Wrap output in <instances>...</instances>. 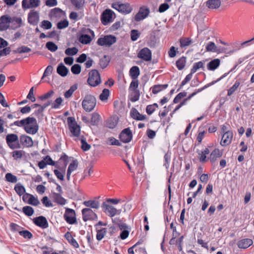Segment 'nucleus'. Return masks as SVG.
<instances>
[{
	"mask_svg": "<svg viewBox=\"0 0 254 254\" xmlns=\"http://www.w3.org/2000/svg\"><path fill=\"white\" fill-rule=\"evenodd\" d=\"M106 233V229L102 228L100 230H98L97 231L96 238L98 241L101 240L105 236Z\"/></svg>",
	"mask_w": 254,
	"mask_h": 254,
	"instance_id": "49",
	"label": "nucleus"
},
{
	"mask_svg": "<svg viewBox=\"0 0 254 254\" xmlns=\"http://www.w3.org/2000/svg\"><path fill=\"white\" fill-rule=\"evenodd\" d=\"M18 136L15 134H8L6 136V143L8 144V146L11 149H13L17 147V146L13 144L12 143L18 141Z\"/></svg>",
	"mask_w": 254,
	"mask_h": 254,
	"instance_id": "21",
	"label": "nucleus"
},
{
	"mask_svg": "<svg viewBox=\"0 0 254 254\" xmlns=\"http://www.w3.org/2000/svg\"><path fill=\"white\" fill-rule=\"evenodd\" d=\"M71 71L74 74H78L81 72V66L78 64H75L71 66Z\"/></svg>",
	"mask_w": 254,
	"mask_h": 254,
	"instance_id": "57",
	"label": "nucleus"
},
{
	"mask_svg": "<svg viewBox=\"0 0 254 254\" xmlns=\"http://www.w3.org/2000/svg\"><path fill=\"white\" fill-rule=\"evenodd\" d=\"M53 197L54 201L59 205H64L66 202V200L62 197L60 193L54 192Z\"/></svg>",
	"mask_w": 254,
	"mask_h": 254,
	"instance_id": "27",
	"label": "nucleus"
},
{
	"mask_svg": "<svg viewBox=\"0 0 254 254\" xmlns=\"http://www.w3.org/2000/svg\"><path fill=\"white\" fill-rule=\"evenodd\" d=\"M204 62L199 61L193 64L192 68L191 69V72L192 73H195L198 69L204 68Z\"/></svg>",
	"mask_w": 254,
	"mask_h": 254,
	"instance_id": "38",
	"label": "nucleus"
},
{
	"mask_svg": "<svg viewBox=\"0 0 254 254\" xmlns=\"http://www.w3.org/2000/svg\"><path fill=\"white\" fill-rule=\"evenodd\" d=\"M78 51V50L76 47L68 48L65 51V54L67 56H74L76 55Z\"/></svg>",
	"mask_w": 254,
	"mask_h": 254,
	"instance_id": "46",
	"label": "nucleus"
},
{
	"mask_svg": "<svg viewBox=\"0 0 254 254\" xmlns=\"http://www.w3.org/2000/svg\"><path fill=\"white\" fill-rule=\"evenodd\" d=\"M31 49L28 47L22 46L17 49L16 52L21 54L30 52Z\"/></svg>",
	"mask_w": 254,
	"mask_h": 254,
	"instance_id": "62",
	"label": "nucleus"
},
{
	"mask_svg": "<svg viewBox=\"0 0 254 254\" xmlns=\"http://www.w3.org/2000/svg\"><path fill=\"white\" fill-rule=\"evenodd\" d=\"M100 115L97 113H94L92 115L91 124L92 126L97 125L99 121Z\"/></svg>",
	"mask_w": 254,
	"mask_h": 254,
	"instance_id": "43",
	"label": "nucleus"
},
{
	"mask_svg": "<svg viewBox=\"0 0 254 254\" xmlns=\"http://www.w3.org/2000/svg\"><path fill=\"white\" fill-rule=\"evenodd\" d=\"M14 125L19 127H23L24 130L28 134H35L39 129V126L36 119L28 117L20 121L14 122Z\"/></svg>",
	"mask_w": 254,
	"mask_h": 254,
	"instance_id": "1",
	"label": "nucleus"
},
{
	"mask_svg": "<svg viewBox=\"0 0 254 254\" xmlns=\"http://www.w3.org/2000/svg\"><path fill=\"white\" fill-rule=\"evenodd\" d=\"M116 37L112 35H106L99 38L97 42L98 45L110 47L116 42Z\"/></svg>",
	"mask_w": 254,
	"mask_h": 254,
	"instance_id": "5",
	"label": "nucleus"
},
{
	"mask_svg": "<svg viewBox=\"0 0 254 254\" xmlns=\"http://www.w3.org/2000/svg\"><path fill=\"white\" fill-rule=\"evenodd\" d=\"M85 32L87 33H81L79 35L78 40L81 44L86 45L91 42L95 35L94 31L89 28L85 30Z\"/></svg>",
	"mask_w": 254,
	"mask_h": 254,
	"instance_id": "4",
	"label": "nucleus"
},
{
	"mask_svg": "<svg viewBox=\"0 0 254 254\" xmlns=\"http://www.w3.org/2000/svg\"><path fill=\"white\" fill-rule=\"evenodd\" d=\"M33 221L36 226H39L42 229L47 228L49 226L48 222L46 217L43 216L34 218Z\"/></svg>",
	"mask_w": 254,
	"mask_h": 254,
	"instance_id": "20",
	"label": "nucleus"
},
{
	"mask_svg": "<svg viewBox=\"0 0 254 254\" xmlns=\"http://www.w3.org/2000/svg\"><path fill=\"white\" fill-rule=\"evenodd\" d=\"M223 152L218 148H215L213 151L211 152L210 155V160L211 163H214L217 159L222 157Z\"/></svg>",
	"mask_w": 254,
	"mask_h": 254,
	"instance_id": "25",
	"label": "nucleus"
},
{
	"mask_svg": "<svg viewBox=\"0 0 254 254\" xmlns=\"http://www.w3.org/2000/svg\"><path fill=\"white\" fill-rule=\"evenodd\" d=\"M57 71V73L61 76L64 77L67 74L68 69L62 63H61L58 65Z\"/></svg>",
	"mask_w": 254,
	"mask_h": 254,
	"instance_id": "29",
	"label": "nucleus"
},
{
	"mask_svg": "<svg viewBox=\"0 0 254 254\" xmlns=\"http://www.w3.org/2000/svg\"><path fill=\"white\" fill-rule=\"evenodd\" d=\"M82 219L84 221L86 222L89 220H93L97 218V215L90 208H83L82 210Z\"/></svg>",
	"mask_w": 254,
	"mask_h": 254,
	"instance_id": "16",
	"label": "nucleus"
},
{
	"mask_svg": "<svg viewBox=\"0 0 254 254\" xmlns=\"http://www.w3.org/2000/svg\"><path fill=\"white\" fill-rule=\"evenodd\" d=\"M240 85L239 82H236L228 90V96H231L237 89Z\"/></svg>",
	"mask_w": 254,
	"mask_h": 254,
	"instance_id": "63",
	"label": "nucleus"
},
{
	"mask_svg": "<svg viewBox=\"0 0 254 254\" xmlns=\"http://www.w3.org/2000/svg\"><path fill=\"white\" fill-rule=\"evenodd\" d=\"M71 3L76 9H80L84 3V0H70Z\"/></svg>",
	"mask_w": 254,
	"mask_h": 254,
	"instance_id": "47",
	"label": "nucleus"
},
{
	"mask_svg": "<svg viewBox=\"0 0 254 254\" xmlns=\"http://www.w3.org/2000/svg\"><path fill=\"white\" fill-rule=\"evenodd\" d=\"M75 215V211L73 209L67 208L65 210L64 217L65 220L68 223L73 224L76 222V219Z\"/></svg>",
	"mask_w": 254,
	"mask_h": 254,
	"instance_id": "15",
	"label": "nucleus"
},
{
	"mask_svg": "<svg viewBox=\"0 0 254 254\" xmlns=\"http://www.w3.org/2000/svg\"><path fill=\"white\" fill-rule=\"evenodd\" d=\"M168 86L167 84L155 85L152 87V93L154 94H157L162 90L166 89Z\"/></svg>",
	"mask_w": 254,
	"mask_h": 254,
	"instance_id": "35",
	"label": "nucleus"
},
{
	"mask_svg": "<svg viewBox=\"0 0 254 254\" xmlns=\"http://www.w3.org/2000/svg\"><path fill=\"white\" fill-rule=\"evenodd\" d=\"M110 95V91L109 89L105 88L103 90L102 93L99 95V99L103 102L107 101Z\"/></svg>",
	"mask_w": 254,
	"mask_h": 254,
	"instance_id": "39",
	"label": "nucleus"
},
{
	"mask_svg": "<svg viewBox=\"0 0 254 254\" xmlns=\"http://www.w3.org/2000/svg\"><path fill=\"white\" fill-rule=\"evenodd\" d=\"M139 69L137 66H132L129 70V74L133 79H136L139 75Z\"/></svg>",
	"mask_w": 254,
	"mask_h": 254,
	"instance_id": "34",
	"label": "nucleus"
},
{
	"mask_svg": "<svg viewBox=\"0 0 254 254\" xmlns=\"http://www.w3.org/2000/svg\"><path fill=\"white\" fill-rule=\"evenodd\" d=\"M112 7L125 14L130 13L132 10L130 4L128 3H121L119 2H115L112 4Z\"/></svg>",
	"mask_w": 254,
	"mask_h": 254,
	"instance_id": "7",
	"label": "nucleus"
},
{
	"mask_svg": "<svg viewBox=\"0 0 254 254\" xmlns=\"http://www.w3.org/2000/svg\"><path fill=\"white\" fill-rule=\"evenodd\" d=\"M83 204L86 207H89L95 209H98L100 206L99 202L95 200L84 201L83 202Z\"/></svg>",
	"mask_w": 254,
	"mask_h": 254,
	"instance_id": "32",
	"label": "nucleus"
},
{
	"mask_svg": "<svg viewBox=\"0 0 254 254\" xmlns=\"http://www.w3.org/2000/svg\"><path fill=\"white\" fill-rule=\"evenodd\" d=\"M20 235L23 236L25 239H30L32 238V234L27 230H23L19 232Z\"/></svg>",
	"mask_w": 254,
	"mask_h": 254,
	"instance_id": "56",
	"label": "nucleus"
},
{
	"mask_svg": "<svg viewBox=\"0 0 254 254\" xmlns=\"http://www.w3.org/2000/svg\"><path fill=\"white\" fill-rule=\"evenodd\" d=\"M221 4L220 0H207L206 2V6L209 9H216L220 7Z\"/></svg>",
	"mask_w": 254,
	"mask_h": 254,
	"instance_id": "24",
	"label": "nucleus"
},
{
	"mask_svg": "<svg viewBox=\"0 0 254 254\" xmlns=\"http://www.w3.org/2000/svg\"><path fill=\"white\" fill-rule=\"evenodd\" d=\"M96 105V98L91 94H86L82 102V108L85 111L88 112L92 111Z\"/></svg>",
	"mask_w": 254,
	"mask_h": 254,
	"instance_id": "2",
	"label": "nucleus"
},
{
	"mask_svg": "<svg viewBox=\"0 0 254 254\" xmlns=\"http://www.w3.org/2000/svg\"><path fill=\"white\" fill-rule=\"evenodd\" d=\"M180 42V46L183 48L189 46L191 43V40L190 38H181Z\"/></svg>",
	"mask_w": 254,
	"mask_h": 254,
	"instance_id": "44",
	"label": "nucleus"
},
{
	"mask_svg": "<svg viewBox=\"0 0 254 254\" xmlns=\"http://www.w3.org/2000/svg\"><path fill=\"white\" fill-rule=\"evenodd\" d=\"M158 107V105L157 103H154L153 104L148 105L146 108V112L148 115H150Z\"/></svg>",
	"mask_w": 254,
	"mask_h": 254,
	"instance_id": "40",
	"label": "nucleus"
},
{
	"mask_svg": "<svg viewBox=\"0 0 254 254\" xmlns=\"http://www.w3.org/2000/svg\"><path fill=\"white\" fill-rule=\"evenodd\" d=\"M233 69H232L229 72L227 73H224L222 76H221L220 78H219L218 79L215 81H213L211 82H210L207 84H206L205 86H204L203 87L199 88L196 91L193 92L190 95H189V96L191 98L192 97H193L194 95H195L197 93L200 92L203 90L205 89L206 88L213 85L215 83H217V82L220 81L221 79L225 77L231 71H232Z\"/></svg>",
	"mask_w": 254,
	"mask_h": 254,
	"instance_id": "17",
	"label": "nucleus"
},
{
	"mask_svg": "<svg viewBox=\"0 0 254 254\" xmlns=\"http://www.w3.org/2000/svg\"><path fill=\"white\" fill-rule=\"evenodd\" d=\"M24 151L23 150H16L12 152V157L14 159L17 160L21 158L24 155Z\"/></svg>",
	"mask_w": 254,
	"mask_h": 254,
	"instance_id": "50",
	"label": "nucleus"
},
{
	"mask_svg": "<svg viewBox=\"0 0 254 254\" xmlns=\"http://www.w3.org/2000/svg\"><path fill=\"white\" fill-rule=\"evenodd\" d=\"M46 48L51 52H55L58 48V46L53 42H48L46 44Z\"/></svg>",
	"mask_w": 254,
	"mask_h": 254,
	"instance_id": "51",
	"label": "nucleus"
},
{
	"mask_svg": "<svg viewBox=\"0 0 254 254\" xmlns=\"http://www.w3.org/2000/svg\"><path fill=\"white\" fill-rule=\"evenodd\" d=\"M117 123L118 122L115 118H110L107 121V127L110 128H114L116 127Z\"/></svg>",
	"mask_w": 254,
	"mask_h": 254,
	"instance_id": "48",
	"label": "nucleus"
},
{
	"mask_svg": "<svg viewBox=\"0 0 254 254\" xmlns=\"http://www.w3.org/2000/svg\"><path fill=\"white\" fill-rule=\"evenodd\" d=\"M63 101V99L61 97L57 98L54 103L52 104V108L53 109H58L62 104Z\"/></svg>",
	"mask_w": 254,
	"mask_h": 254,
	"instance_id": "54",
	"label": "nucleus"
},
{
	"mask_svg": "<svg viewBox=\"0 0 254 254\" xmlns=\"http://www.w3.org/2000/svg\"><path fill=\"white\" fill-rule=\"evenodd\" d=\"M12 22V18L7 15H4L0 17V31L7 30L8 27V24Z\"/></svg>",
	"mask_w": 254,
	"mask_h": 254,
	"instance_id": "11",
	"label": "nucleus"
},
{
	"mask_svg": "<svg viewBox=\"0 0 254 254\" xmlns=\"http://www.w3.org/2000/svg\"><path fill=\"white\" fill-rule=\"evenodd\" d=\"M220 64V60L219 59H215L207 64L208 70L214 71L217 68Z\"/></svg>",
	"mask_w": 254,
	"mask_h": 254,
	"instance_id": "26",
	"label": "nucleus"
},
{
	"mask_svg": "<svg viewBox=\"0 0 254 254\" xmlns=\"http://www.w3.org/2000/svg\"><path fill=\"white\" fill-rule=\"evenodd\" d=\"M102 207L104 212L111 217L116 215H119L121 212V209H117L113 206L109 205L106 202H104L102 203Z\"/></svg>",
	"mask_w": 254,
	"mask_h": 254,
	"instance_id": "8",
	"label": "nucleus"
},
{
	"mask_svg": "<svg viewBox=\"0 0 254 254\" xmlns=\"http://www.w3.org/2000/svg\"><path fill=\"white\" fill-rule=\"evenodd\" d=\"M78 166V163L76 160L73 161L68 166L67 171L72 172L75 170Z\"/></svg>",
	"mask_w": 254,
	"mask_h": 254,
	"instance_id": "59",
	"label": "nucleus"
},
{
	"mask_svg": "<svg viewBox=\"0 0 254 254\" xmlns=\"http://www.w3.org/2000/svg\"><path fill=\"white\" fill-rule=\"evenodd\" d=\"M65 238L67 241L74 248H77L79 247V245L77 241L72 237L71 234L67 232L64 235Z\"/></svg>",
	"mask_w": 254,
	"mask_h": 254,
	"instance_id": "31",
	"label": "nucleus"
},
{
	"mask_svg": "<svg viewBox=\"0 0 254 254\" xmlns=\"http://www.w3.org/2000/svg\"><path fill=\"white\" fill-rule=\"evenodd\" d=\"M40 4V0H23L22 1V7L24 9L36 8Z\"/></svg>",
	"mask_w": 254,
	"mask_h": 254,
	"instance_id": "14",
	"label": "nucleus"
},
{
	"mask_svg": "<svg viewBox=\"0 0 254 254\" xmlns=\"http://www.w3.org/2000/svg\"><path fill=\"white\" fill-rule=\"evenodd\" d=\"M28 203L33 206H37L40 204V201L37 197H35L33 195L31 194V195L30 196Z\"/></svg>",
	"mask_w": 254,
	"mask_h": 254,
	"instance_id": "52",
	"label": "nucleus"
},
{
	"mask_svg": "<svg viewBox=\"0 0 254 254\" xmlns=\"http://www.w3.org/2000/svg\"><path fill=\"white\" fill-rule=\"evenodd\" d=\"M14 190L19 196L23 195L26 191L24 187L20 183H18L15 186Z\"/></svg>",
	"mask_w": 254,
	"mask_h": 254,
	"instance_id": "37",
	"label": "nucleus"
},
{
	"mask_svg": "<svg viewBox=\"0 0 254 254\" xmlns=\"http://www.w3.org/2000/svg\"><path fill=\"white\" fill-rule=\"evenodd\" d=\"M53 69V67L52 65H48L45 70L41 79H43L44 78L50 75L52 73Z\"/></svg>",
	"mask_w": 254,
	"mask_h": 254,
	"instance_id": "61",
	"label": "nucleus"
},
{
	"mask_svg": "<svg viewBox=\"0 0 254 254\" xmlns=\"http://www.w3.org/2000/svg\"><path fill=\"white\" fill-rule=\"evenodd\" d=\"M40 26L44 29L48 30L52 28V24L50 21L44 20L42 21Z\"/></svg>",
	"mask_w": 254,
	"mask_h": 254,
	"instance_id": "55",
	"label": "nucleus"
},
{
	"mask_svg": "<svg viewBox=\"0 0 254 254\" xmlns=\"http://www.w3.org/2000/svg\"><path fill=\"white\" fill-rule=\"evenodd\" d=\"M5 179L6 181L12 183H15L17 181V177L10 173L5 175Z\"/></svg>",
	"mask_w": 254,
	"mask_h": 254,
	"instance_id": "45",
	"label": "nucleus"
},
{
	"mask_svg": "<svg viewBox=\"0 0 254 254\" xmlns=\"http://www.w3.org/2000/svg\"><path fill=\"white\" fill-rule=\"evenodd\" d=\"M233 137V133L232 131L228 130L224 132L222 135L220 144L225 146L230 144L232 141Z\"/></svg>",
	"mask_w": 254,
	"mask_h": 254,
	"instance_id": "19",
	"label": "nucleus"
},
{
	"mask_svg": "<svg viewBox=\"0 0 254 254\" xmlns=\"http://www.w3.org/2000/svg\"><path fill=\"white\" fill-rule=\"evenodd\" d=\"M113 12L110 9H106L101 15V21L103 25H106L112 21Z\"/></svg>",
	"mask_w": 254,
	"mask_h": 254,
	"instance_id": "18",
	"label": "nucleus"
},
{
	"mask_svg": "<svg viewBox=\"0 0 254 254\" xmlns=\"http://www.w3.org/2000/svg\"><path fill=\"white\" fill-rule=\"evenodd\" d=\"M137 57L144 61L149 62L152 59L151 51L148 48H144L139 52Z\"/></svg>",
	"mask_w": 254,
	"mask_h": 254,
	"instance_id": "12",
	"label": "nucleus"
},
{
	"mask_svg": "<svg viewBox=\"0 0 254 254\" xmlns=\"http://www.w3.org/2000/svg\"><path fill=\"white\" fill-rule=\"evenodd\" d=\"M27 20L31 25H37L39 21V13L34 9L30 10L28 14Z\"/></svg>",
	"mask_w": 254,
	"mask_h": 254,
	"instance_id": "10",
	"label": "nucleus"
},
{
	"mask_svg": "<svg viewBox=\"0 0 254 254\" xmlns=\"http://www.w3.org/2000/svg\"><path fill=\"white\" fill-rule=\"evenodd\" d=\"M206 50L207 52H216L220 53L222 52L220 49H218L215 43L213 42H209L206 46Z\"/></svg>",
	"mask_w": 254,
	"mask_h": 254,
	"instance_id": "30",
	"label": "nucleus"
},
{
	"mask_svg": "<svg viewBox=\"0 0 254 254\" xmlns=\"http://www.w3.org/2000/svg\"><path fill=\"white\" fill-rule=\"evenodd\" d=\"M68 26V22L67 20H64L59 22L57 24V28L59 29H62Z\"/></svg>",
	"mask_w": 254,
	"mask_h": 254,
	"instance_id": "60",
	"label": "nucleus"
},
{
	"mask_svg": "<svg viewBox=\"0 0 254 254\" xmlns=\"http://www.w3.org/2000/svg\"><path fill=\"white\" fill-rule=\"evenodd\" d=\"M186 63V58L185 57H182L176 61V66L178 69L180 70H182Z\"/></svg>",
	"mask_w": 254,
	"mask_h": 254,
	"instance_id": "36",
	"label": "nucleus"
},
{
	"mask_svg": "<svg viewBox=\"0 0 254 254\" xmlns=\"http://www.w3.org/2000/svg\"><path fill=\"white\" fill-rule=\"evenodd\" d=\"M119 137L123 142L128 143L132 139V132L129 128H126L122 131Z\"/></svg>",
	"mask_w": 254,
	"mask_h": 254,
	"instance_id": "13",
	"label": "nucleus"
},
{
	"mask_svg": "<svg viewBox=\"0 0 254 254\" xmlns=\"http://www.w3.org/2000/svg\"><path fill=\"white\" fill-rule=\"evenodd\" d=\"M65 167L64 168L62 172H60L58 170H54V172L57 177L61 181H63L64 180V175L65 174Z\"/></svg>",
	"mask_w": 254,
	"mask_h": 254,
	"instance_id": "53",
	"label": "nucleus"
},
{
	"mask_svg": "<svg viewBox=\"0 0 254 254\" xmlns=\"http://www.w3.org/2000/svg\"><path fill=\"white\" fill-rule=\"evenodd\" d=\"M187 94L186 92H182L179 93L174 99L173 102L175 104L178 103L181 99L186 96Z\"/></svg>",
	"mask_w": 254,
	"mask_h": 254,
	"instance_id": "64",
	"label": "nucleus"
},
{
	"mask_svg": "<svg viewBox=\"0 0 254 254\" xmlns=\"http://www.w3.org/2000/svg\"><path fill=\"white\" fill-rule=\"evenodd\" d=\"M130 116L133 119L137 121H143L146 118L145 115L140 114L136 109L134 108L131 110Z\"/></svg>",
	"mask_w": 254,
	"mask_h": 254,
	"instance_id": "28",
	"label": "nucleus"
},
{
	"mask_svg": "<svg viewBox=\"0 0 254 254\" xmlns=\"http://www.w3.org/2000/svg\"><path fill=\"white\" fill-rule=\"evenodd\" d=\"M87 82L92 87H96L101 82L100 74L96 69H93L89 72Z\"/></svg>",
	"mask_w": 254,
	"mask_h": 254,
	"instance_id": "3",
	"label": "nucleus"
},
{
	"mask_svg": "<svg viewBox=\"0 0 254 254\" xmlns=\"http://www.w3.org/2000/svg\"><path fill=\"white\" fill-rule=\"evenodd\" d=\"M192 74L193 73H192L190 72V73H189L186 76L185 79L182 82V83L180 85V88L178 90H179L183 86H184L185 84H186L188 82H189L190 80V79L192 78Z\"/></svg>",
	"mask_w": 254,
	"mask_h": 254,
	"instance_id": "58",
	"label": "nucleus"
},
{
	"mask_svg": "<svg viewBox=\"0 0 254 254\" xmlns=\"http://www.w3.org/2000/svg\"><path fill=\"white\" fill-rule=\"evenodd\" d=\"M77 88V86L75 84L71 86L70 88L64 93V97L66 98H68L71 97L74 91L76 90Z\"/></svg>",
	"mask_w": 254,
	"mask_h": 254,
	"instance_id": "42",
	"label": "nucleus"
},
{
	"mask_svg": "<svg viewBox=\"0 0 254 254\" xmlns=\"http://www.w3.org/2000/svg\"><path fill=\"white\" fill-rule=\"evenodd\" d=\"M110 61V58L107 55H104L103 58L100 59L99 64L100 67L104 69L108 65Z\"/></svg>",
	"mask_w": 254,
	"mask_h": 254,
	"instance_id": "33",
	"label": "nucleus"
},
{
	"mask_svg": "<svg viewBox=\"0 0 254 254\" xmlns=\"http://www.w3.org/2000/svg\"><path fill=\"white\" fill-rule=\"evenodd\" d=\"M20 141L22 145L26 147H32L33 141L32 138L26 135H22L20 137Z\"/></svg>",
	"mask_w": 254,
	"mask_h": 254,
	"instance_id": "22",
	"label": "nucleus"
},
{
	"mask_svg": "<svg viewBox=\"0 0 254 254\" xmlns=\"http://www.w3.org/2000/svg\"><path fill=\"white\" fill-rule=\"evenodd\" d=\"M150 12L149 8L145 6L140 7L138 12L135 15L134 19L136 21H139L147 17Z\"/></svg>",
	"mask_w": 254,
	"mask_h": 254,
	"instance_id": "9",
	"label": "nucleus"
},
{
	"mask_svg": "<svg viewBox=\"0 0 254 254\" xmlns=\"http://www.w3.org/2000/svg\"><path fill=\"white\" fill-rule=\"evenodd\" d=\"M67 121L71 133L74 136H78L80 134V127L76 123L75 119L70 117L67 118Z\"/></svg>",
	"mask_w": 254,
	"mask_h": 254,
	"instance_id": "6",
	"label": "nucleus"
},
{
	"mask_svg": "<svg viewBox=\"0 0 254 254\" xmlns=\"http://www.w3.org/2000/svg\"><path fill=\"white\" fill-rule=\"evenodd\" d=\"M253 241L251 239H244L239 241L237 243V246L240 249H247L252 246Z\"/></svg>",
	"mask_w": 254,
	"mask_h": 254,
	"instance_id": "23",
	"label": "nucleus"
},
{
	"mask_svg": "<svg viewBox=\"0 0 254 254\" xmlns=\"http://www.w3.org/2000/svg\"><path fill=\"white\" fill-rule=\"evenodd\" d=\"M22 211L23 213L28 216H32L34 212L33 208L29 206H26L23 207L22 208Z\"/></svg>",
	"mask_w": 254,
	"mask_h": 254,
	"instance_id": "41",
	"label": "nucleus"
}]
</instances>
